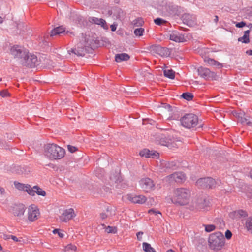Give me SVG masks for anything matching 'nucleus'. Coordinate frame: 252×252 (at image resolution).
I'll return each mask as SVG.
<instances>
[{
    "instance_id": "1",
    "label": "nucleus",
    "mask_w": 252,
    "mask_h": 252,
    "mask_svg": "<svg viewBox=\"0 0 252 252\" xmlns=\"http://www.w3.org/2000/svg\"><path fill=\"white\" fill-rule=\"evenodd\" d=\"M65 154L64 149L55 144H47L44 146V155L51 160L62 158Z\"/></svg>"
},
{
    "instance_id": "2",
    "label": "nucleus",
    "mask_w": 252,
    "mask_h": 252,
    "mask_svg": "<svg viewBox=\"0 0 252 252\" xmlns=\"http://www.w3.org/2000/svg\"><path fill=\"white\" fill-rule=\"evenodd\" d=\"M190 196V191L186 188H177L174 191L171 201L173 203L179 205H185L189 202Z\"/></svg>"
},
{
    "instance_id": "3",
    "label": "nucleus",
    "mask_w": 252,
    "mask_h": 252,
    "mask_svg": "<svg viewBox=\"0 0 252 252\" xmlns=\"http://www.w3.org/2000/svg\"><path fill=\"white\" fill-rule=\"evenodd\" d=\"M208 242L211 249L216 251L220 250L224 246L225 238L222 233L217 232L210 235Z\"/></svg>"
},
{
    "instance_id": "4",
    "label": "nucleus",
    "mask_w": 252,
    "mask_h": 252,
    "mask_svg": "<svg viewBox=\"0 0 252 252\" xmlns=\"http://www.w3.org/2000/svg\"><path fill=\"white\" fill-rule=\"evenodd\" d=\"M182 126L186 128L190 129L195 127L198 123V117L194 114H186L180 119Z\"/></svg>"
},
{
    "instance_id": "5",
    "label": "nucleus",
    "mask_w": 252,
    "mask_h": 252,
    "mask_svg": "<svg viewBox=\"0 0 252 252\" xmlns=\"http://www.w3.org/2000/svg\"><path fill=\"white\" fill-rule=\"evenodd\" d=\"M10 53L14 58H17L19 60L21 63L24 56H26L27 53H28V51L24 47L16 45L11 47Z\"/></svg>"
},
{
    "instance_id": "6",
    "label": "nucleus",
    "mask_w": 252,
    "mask_h": 252,
    "mask_svg": "<svg viewBox=\"0 0 252 252\" xmlns=\"http://www.w3.org/2000/svg\"><path fill=\"white\" fill-rule=\"evenodd\" d=\"M21 63L24 66L34 67L38 64L37 58L34 54L27 53L23 60H22Z\"/></svg>"
},
{
    "instance_id": "7",
    "label": "nucleus",
    "mask_w": 252,
    "mask_h": 252,
    "mask_svg": "<svg viewBox=\"0 0 252 252\" xmlns=\"http://www.w3.org/2000/svg\"><path fill=\"white\" fill-rule=\"evenodd\" d=\"M216 184L215 180L211 177H206L198 179L196 185L201 188H212Z\"/></svg>"
},
{
    "instance_id": "8",
    "label": "nucleus",
    "mask_w": 252,
    "mask_h": 252,
    "mask_svg": "<svg viewBox=\"0 0 252 252\" xmlns=\"http://www.w3.org/2000/svg\"><path fill=\"white\" fill-rule=\"evenodd\" d=\"M198 75L205 80L213 79L215 78L216 74L214 72L211 71L209 69L204 67H199L197 69Z\"/></svg>"
},
{
    "instance_id": "9",
    "label": "nucleus",
    "mask_w": 252,
    "mask_h": 252,
    "mask_svg": "<svg viewBox=\"0 0 252 252\" xmlns=\"http://www.w3.org/2000/svg\"><path fill=\"white\" fill-rule=\"evenodd\" d=\"M139 184L142 189L146 192H149L154 189V184L153 181L150 178H146L141 179Z\"/></svg>"
},
{
    "instance_id": "10",
    "label": "nucleus",
    "mask_w": 252,
    "mask_h": 252,
    "mask_svg": "<svg viewBox=\"0 0 252 252\" xmlns=\"http://www.w3.org/2000/svg\"><path fill=\"white\" fill-rule=\"evenodd\" d=\"M165 180L169 182H182L185 180V175L182 172H175L165 177Z\"/></svg>"
},
{
    "instance_id": "11",
    "label": "nucleus",
    "mask_w": 252,
    "mask_h": 252,
    "mask_svg": "<svg viewBox=\"0 0 252 252\" xmlns=\"http://www.w3.org/2000/svg\"><path fill=\"white\" fill-rule=\"evenodd\" d=\"M28 219L31 221H33L37 219L39 215V210L35 205L30 206L28 209Z\"/></svg>"
},
{
    "instance_id": "12",
    "label": "nucleus",
    "mask_w": 252,
    "mask_h": 252,
    "mask_svg": "<svg viewBox=\"0 0 252 252\" xmlns=\"http://www.w3.org/2000/svg\"><path fill=\"white\" fill-rule=\"evenodd\" d=\"M159 138V143L161 145L165 146L169 148L174 147L176 145L174 140L170 136H166L162 135Z\"/></svg>"
},
{
    "instance_id": "13",
    "label": "nucleus",
    "mask_w": 252,
    "mask_h": 252,
    "mask_svg": "<svg viewBox=\"0 0 252 252\" xmlns=\"http://www.w3.org/2000/svg\"><path fill=\"white\" fill-rule=\"evenodd\" d=\"M152 50L156 53L163 57H168L171 54V50L168 48L162 47L160 46H153L151 47Z\"/></svg>"
},
{
    "instance_id": "14",
    "label": "nucleus",
    "mask_w": 252,
    "mask_h": 252,
    "mask_svg": "<svg viewBox=\"0 0 252 252\" xmlns=\"http://www.w3.org/2000/svg\"><path fill=\"white\" fill-rule=\"evenodd\" d=\"M14 184L15 188L18 190L26 191L29 194L34 196L33 191L30 185L28 184H24L16 181L14 182Z\"/></svg>"
},
{
    "instance_id": "15",
    "label": "nucleus",
    "mask_w": 252,
    "mask_h": 252,
    "mask_svg": "<svg viewBox=\"0 0 252 252\" xmlns=\"http://www.w3.org/2000/svg\"><path fill=\"white\" fill-rule=\"evenodd\" d=\"M74 212L72 208H69L65 210L63 213L60 216V219L63 222H67L68 220L72 219L74 216Z\"/></svg>"
},
{
    "instance_id": "16",
    "label": "nucleus",
    "mask_w": 252,
    "mask_h": 252,
    "mask_svg": "<svg viewBox=\"0 0 252 252\" xmlns=\"http://www.w3.org/2000/svg\"><path fill=\"white\" fill-rule=\"evenodd\" d=\"M183 22L189 27H192L195 24V18L189 14H184L182 17Z\"/></svg>"
},
{
    "instance_id": "17",
    "label": "nucleus",
    "mask_w": 252,
    "mask_h": 252,
    "mask_svg": "<svg viewBox=\"0 0 252 252\" xmlns=\"http://www.w3.org/2000/svg\"><path fill=\"white\" fill-rule=\"evenodd\" d=\"M139 154L141 157H144L147 158H157L159 157V154L157 152L150 151L147 149L141 151Z\"/></svg>"
},
{
    "instance_id": "18",
    "label": "nucleus",
    "mask_w": 252,
    "mask_h": 252,
    "mask_svg": "<svg viewBox=\"0 0 252 252\" xmlns=\"http://www.w3.org/2000/svg\"><path fill=\"white\" fill-rule=\"evenodd\" d=\"M169 39L176 42H183L185 41L184 34L176 31H173L170 34Z\"/></svg>"
},
{
    "instance_id": "19",
    "label": "nucleus",
    "mask_w": 252,
    "mask_h": 252,
    "mask_svg": "<svg viewBox=\"0 0 252 252\" xmlns=\"http://www.w3.org/2000/svg\"><path fill=\"white\" fill-rule=\"evenodd\" d=\"M236 117L238 118V121L243 125H246L249 126L252 125L250 118L244 112H240L236 114Z\"/></svg>"
},
{
    "instance_id": "20",
    "label": "nucleus",
    "mask_w": 252,
    "mask_h": 252,
    "mask_svg": "<svg viewBox=\"0 0 252 252\" xmlns=\"http://www.w3.org/2000/svg\"><path fill=\"white\" fill-rule=\"evenodd\" d=\"M127 199L133 203L138 204L144 203L146 200L145 196L142 195H136L133 194H129L127 195Z\"/></svg>"
},
{
    "instance_id": "21",
    "label": "nucleus",
    "mask_w": 252,
    "mask_h": 252,
    "mask_svg": "<svg viewBox=\"0 0 252 252\" xmlns=\"http://www.w3.org/2000/svg\"><path fill=\"white\" fill-rule=\"evenodd\" d=\"M26 208L23 204L15 205L12 209V213L15 216L21 217L23 216Z\"/></svg>"
},
{
    "instance_id": "22",
    "label": "nucleus",
    "mask_w": 252,
    "mask_h": 252,
    "mask_svg": "<svg viewBox=\"0 0 252 252\" xmlns=\"http://www.w3.org/2000/svg\"><path fill=\"white\" fill-rule=\"evenodd\" d=\"M68 53L70 55L72 53L77 56H84L86 53V49L84 47H78L77 48H71L68 50Z\"/></svg>"
},
{
    "instance_id": "23",
    "label": "nucleus",
    "mask_w": 252,
    "mask_h": 252,
    "mask_svg": "<svg viewBox=\"0 0 252 252\" xmlns=\"http://www.w3.org/2000/svg\"><path fill=\"white\" fill-rule=\"evenodd\" d=\"M204 61L209 65L215 66L218 68H221L223 66L222 64L217 61H216L214 59L210 58L209 57H205L204 59Z\"/></svg>"
},
{
    "instance_id": "24",
    "label": "nucleus",
    "mask_w": 252,
    "mask_h": 252,
    "mask_svg": "<svg viewBox=\"0 0 252 252\" xmlns=\"http://www.w3.org/2000/svg\"><path fill=\"white\" fill-rule=\"evenodd\" d=\"M209 201L206 199H199L196 203V209L198 210H205V207L209 206Z\"/></svg>"
},
{
    "instance_id": "25",
    "label": "nucleus",
    "mask_w": 252,
    "mask_h": 252,
    "mask_svg": "<svg viewBox=\"0 0 252 252\" xmlns=\"http://www.w3.org/2000/svg\"><path fill=\"white\" fill-rule=\"evenodd\" d=\"M90 22L94 23L95 24L101 25L104 29H107L108 27L106 25V21L102 18H98L96 17H91L89 19Z\"/></svg>"
},
{
    "instance_id": "26",
    "label": "nucleus",
    "mask_w": 252,
    "mask_h": 252,
    "mask_svg": "<svg viewBox=\"0 0 252 252\" xmlns=\"http://www.w3.org/2000/svg\"><path fill=\"white\" fill-rule=\"evenodd\" d=\"M68 32H65V29L63 26L56 27L51 31L50 36H54L64 33L67 34Z\"/></svg>"
},
{
    "instance_id": "27",
    "label": "nucleus",
    "mask_w": 252,
    "mask_h": 252,
    "mask_svg": "<svg viewBox=\"0 0 252 252\" xmlns=\"http://www.w3.org/2000/svg\"><path fill=\"white\" fill-rule=\"evenodd\" d=\"M129 58V56L126 53L117 54L115 55V61L119 63L123 61H127Z\"/></svg>"
},
{
    "instance_id": "28",
    "label": "nucleus",
    "mask_w": 252,
    "mask_h": 252,
    "mask_svg": "<svg viewBox=\"0 0 252 252\" xmlns=\"http://www.w3.org/2000/svg\"><path fill=\"white\" fill-rule=\"evenodd\" d=\"M32 189L33 191L34 195H35V193H36V194L38 195H41L44 196L46 195V192L45 191L43 190L41 188H40L38 186H34L32 188Z\"/></svg>"
},
{
    "instance_id": "29",
    "label": "nucleus",
    "mask_w": 252,
    "mask_h": 252,
    "mask_svg": "<svg viewBox=\"0 0 252 252\" xmlns=\"http://www.w3.org/2000/svg\"><path fill=\"white\" fill-rule=\"evenodd\" d=\"M245 226L247 230L252 234V217H249L247 219Z\"/></svg>"
},
{
    "instance_id": "30",
    "label": "nucleus",
    "mask_w": 252,
    "mask_h": 252,
    "mask_svg": "<svg viewBox=\"0 0 252 252\" xmlns=\"http://www.w3.org/2000/svg\"><path fill=\"white\" fill-rule=\"evenodd\" d=\"M164 75L169 79H173L175 77V72L172 69H165L163 71Z\"/></svg>"
},
{
    "instance_id": "31",
    "label": "nucleus",
    "mask_w": 252,
    "mask_h": 252,
    "mask_svg": "<svg viewBox=\"0 0 252 252\" xmlns=\"http://www.w3.org/2000/svg\"><path fill=\"white\" fill-rule=\"evenodd\" d=\"M143 249L146 252H156L155 249L149 243L146 242L143 243Z\"/></svg>"
},
{
    "instance_id": "32",
    "label": "nucleus",
    "mask_w": 252,
    "mask_h": 252,
    "mask_svg": "<svg viewBox=\"0 0 252 252\" xmlns=\"http://www.w3.org/2000/svg\"><path fill=\"white\" fill-rule=\"evenodd\" d=\"M181 97L188 101H190L192 99L193 95L190 93L186 92L183 93Z\"/></svg>"
},
{
    "instance_id": "33",
    "label": "nucleus",
    "mask_w": 252,
    "mask_h": 252,
    "mask_svg": "<svg viewBox=\"0 0 252 252\" xmlns=\"http://www.w3.org/2000/svg\"><path fill=\"white\" fill-rule=\"evenodd\" d=\"M132 23L135 26L139 27L142 25V24L144 23V21L142 18H138L134 20Z\"/></svg>"
},
{
    "instance_id": "34",
    "label": "nucleus",
    "mask_w": 252,
    "mask_h": 252,
    "mask_svg": "<svg viewBox=\"0 0 252 252\" xmlns=\"http://www.w3.org/2000/svg\"><path fill=\"white\" fill-rule=\"evenodd\" d=\"M203 226L205 227V230L207 232H212V231L214 230L216 228V226L213 224H204Z\"/></svg>"
},
{
    "instance_id": "35",
    "label": "nucleus",
    "mask_w": 252,
    "mask_h": 252,
    "mask_svg": "<svg viewBox=\"0 0 252 252\" xmlns=\"http://www.w3.org/2000/svg\"><path fill=\"white\" fill-rule=\"evenodd\" d=\"M154 23L158 26H161L164 24H165L167 21L160 18H157L154 20Z\"/></svg>"
},
{
    "instance_id": "36",
    "label": "nucleus",
    "mask_w": 252,
    "mask_h": 252,
    "mask_svg": "<svg viewBox=\"0 0 252 252\" xmlns=\"http://www.w3.org/2000/svg\"><path fill=\"white\" fill-rule=\"evenodd\" d=\"M144 32V29L142 28H137L134 30V33L136 36H142L143 35V32Z\"/></svg>"
},
{
    "instance_id": "37",
    "label": "nucleus",
    "mask_w": 252,
    "mask_h": 252,
    "mask_svg": "<svg viewBox=\"0 0 252 252\" xmlns=\"http://www.w3.org/2000/svg\"><path fill=\"white\" fill-rule=\"evenodd\" d=\"M234 213L236 216L239 217H245L247 215L246 212L243 210L235 211Z\"/></svg>"
},
{
    "instance_id": "38",
    "label": "nucleus",
    "mask_w": 252,
    "mask_h": 252,
    "mask_svg": "<svg viewBox=\"0 0 252 252\" xmlns=\"http://www.w3.org/2000/svg\"><path fill=\"white\" fill-rule=\"evenodd\" d=\"M238 40L244 43H248L250 42L249 37L245 35H244L242 37H239Z\"/></svg>"
},
{
    "instance_id": "39",
    "label": "nucleus",
    "mask_w": 252,
    "mask_h": 252,
    "mask_svg": "<svg viewBox=\"0 0 252 252\" xmlns=\"http://www.w3.org/2000/svg\"><path fill=\"white\" fill-rule=\"evenodd\" d=\"M105 231L108 233H115L117 232V229L115 227L108 226L106 227Z\"/></svg>"
},
{
    "instance_id": "40",
    "label": "nucleus",
    "mask_w": 252,
    "mask_h": 252,
    "mask_svg": "<svg viewBox=\"0 0 252 252\" xmlns=\"http://www.w3.org/2000/svg\"><path fill=\"white\" fill-rule=\"evenodd\" d=\"M53 233L55 234H57L60 238H63L64 236V234L60 229H55L53 230Z\"/></svg>"
},
{
    "instance_id": "41",
    "label": "nucleus",
    "mask_w": 252,
    "mask_h": 252,
    "mask_svg": "<svg viewBox=\"0 0 252 252\" xmlns=\"http://www.w3.org/2000/svg\"><path fill=\"white\" fill-rule=\"evenodd\" d=\"M176 164L174 161L168 162L166 163L165 164V167L167 169H173L174 167L175 166Z\"/></svg>"
},
{
    "instance_id": "42",
    "label": "nucleus",
    "mask_w": 252,
    "mask_h": 252,
    "mask_svg": "<svg viewBox=\"0 0 252 252\" xmlns=\"http://www.w3.org/2000/svg\"><path fill=\"white\" fill-rule=\"evenodd\" d=\"M0 95L2 97H7L9 96V93L7 90H3L0 91Z\"/></svg>"
},
{
    "instance_id": "43",
    "label": "nucleus",
    "mask_w": 252,
    "mask_h": 252,
    "mask_svg": "<svg viewBox=\"0 0 252 252\" xmlns=\"http://www.w3.org/2000/svg\"><path fill=\"white\" fill-rule=\"evenodd\" d=\"M114 215V213L112 212H110L109 213L106 214V213H102L100 214V217L102 219H105L108 217L112 216Z\"/></svg>"
},
{
    "instance_id": "44",
    "label": "nucleus",
    "mask_w": 252,
    "mask_h": 252,
    "mask_svg": "<svg viewBox=\"0 0 252 252\" xmlns=\"http://www.w3.org/2000/svg\"><path fill=\"white\" fill-rule=\"evenodd\" d=\"M66 249L67 250H71L75 251L76 250L77 247L74 245L69 244L66 246Z\"/></svg>"
},
{
    "instance_id": "45",
    "label": "nucleus",
    "mask_w": 252,
    "mask_h": 252,
    "mask_svg": "<svg viewBox=\"0 0 252 252\" xmlns=\"http://www.w3.org/2000/svg\"><path fill=\"white\" fill-rule=\"evenodd\" d=\"M232 235V234L231 232L229 230H227L225 233V236L226 238L227 239H230L231 238Z\"/></svg>"
},
{
    "instance_id": "46",
    "label": "nucleus",
    "mask_w": 252,
    "mask_h": 252,
    "mask_svg": "<svg viewBox=\"0 0 252 252\" xmlns=\"http://www.w3.org/2000/svg\"><path fill=\"white\" fill-rule=\"evenodd\" d=\"M67 148H68V151L69 152H70L71 153H73L77 150L76 147L71 146V145H68Z\"/></svg>"
},
{
    "instance_id": "47",
    "label": "nucleus",
    "mask_w": 252,
    "mask_h": 252,
    "mask_svg": "<svg viewBox=\"0 0 252 252\" xmlns=\"http://www.w3.org/2000/svg\"><path fill=\"white\" fill-rule=\"evenodd\" d=\"M110 212H112L115 214V209L112 206H107L106 208V214L109 213Z\"/></svg>"
},
{
    "instance_id": "48",
    "label": "nucleus",
    "mask_w": 252,
    "mask_h": 252,
    "mask_svg": "<svg viewBox=\"0 0 252 252\" xmlns=\"http://www.w3.org/2000/svg\"><path fill=\"white\" fill-rule=\"evenodd\" d=\"M246 25V23L245 22L242 21L241 22H238L236 24L235 26L237 28H242Z\"/></svg>"
},
{
    "instance_id": "49",
    "label": "nucleus",
    "mask_w": 252,
    "mask_h": 252,
    "mask_svg": "<svg viewBox=\"0 0 252 252\" xmlns=\"http://www.w3.org/2000/svg\"><path fill=\"white\" fill-rule=\"evenodd\" d=\"M162 105L163 106L162 107L166 109L168 112L172 111V107L170 105L167 104H163Z\"/></svg>"
},
{
    "instance_id": "50",
    "label": "nucleus",
    "mask_w": 252,
    "mask_h": 252,
    "mask_svg": "<svg viewBox=\"0 0 252 252\" xmlns=\"http://www.w3.org/2000/svg\"><path fill=\"white\" fill-rule=\"evenodd\" d=\"M143 234V232H142V231H139L138 232L136 235H137V239L138 240H142V235Z\"/></svg>"
},
{
    "instance_id": "51",
    "label": "nucleus",
    "mask_w": 252,
    "mask_h": 252,
    "mask_svg": "<svg viewBox=\"0 0 252 252\" xmlns=\"http://www.w3.org/2000/svg\"><path fill=\"white\" fill-rule=\"evenodd\" d=\"M11 235H12L3 234V238L5 240H9V239H11Z\"/></svg>"
},
{
    "instance_id": "52",
    "label": "nucleus",
    "mask_w": 252,
    "mask_h": 252,
    "mask_svg": "<svg viewBox=\"0 0 252 252\" xmlns=\"http://www.w3.org/2000/svg\"><path fill=\"white\" fill-rule=\"evenodd\" d=\"M117 25L116 24H113L111 25V26H110L111 31H113V32L115 31L116 30V28H117Z\"/></svg>"
},
{
    "instance_id": "53",
    "label": "nucleus",
    "mask_w": 252,
    "mask_h": 252,
    "mask_svg": "<svg viewBox=\"0 0 252 252\" xmlns=\"http://www.w3.org/2000/svg\"><path fill=\"white\" fill-rule=\"evenodd\" d=\"M11 239L15 242L20 241V240H19L16 236L14 235H11Z\"/></svg>"
},
{
    "instance_id": "54",
    "label": "nucleus",
    "mask_w": 252,
    "mask_h": 252,
    "mask_svg": "<svg viewBox=\"0 0 252 252\" xmlns=\"http://www.w3.org/2000/svg\"><path fill=\"white\" fill-rule=\"evenodd\" d=\"M149 213H152L155 214H156V215H157V214H161V213H160L159 211H158V212H157V211H155V210H153V209H151V210H150L149 211Z\"/></svg>"
},
{
    "instance_id": "55",
    "label": "nucleus",
    "mask_w": 252,
    "mask_h": 252,
    "mask_svg": "<svg viewBox=\"0 0 252 252\" xmlns=\"http://www.w3.org/2000/svg\"><path fill=\"white\" fill-rule=\"evenodd\" d=\"M0 192L1 194H3L5 192V189L2 187H0Z\"/></svg>"
},
{
    "instance_id": "56",
    "label": "nucleus",
    "mask_w": 252,
    "mask_h": 252,
    "mask_svg": "<svg viewBox=\"0 0 252 252\" xmlns=\"http://www.w3.org/2000/svg\"><path fill=\"white\" fill-rule=\"evenodd\" d=\"M249 33H250V30H247V31H245L244 35H247L248 37H249Z\"/></svg>"
},
{
    "instance_id": "57",
    "label": "nucleus",
    "mask_w": 252,
    "mask_h": 252,
    "mask_svg": "<svg viewBox=\"0 0 252 252\" xmlns=\"http://www.w3.org/2000/svg\"><path fill=\"white\" fill-rule=\"evenodd\" d=\"M246 53L249 54V55L252 56V50H248L246 51Z\"/></svg>"
},
{
    "instance_id": "58",
    "label": "nucleus",
    "mask_w": 252,
    "mask_h": 252,
    "mask_svg": "<svg viewBox=\"0 0 252 252\" xmlns=\"http://www.w3.org/2000/svg\"><path fill=\"white\" fill-rule=\"evenodd\" d=\"M219 20V18H218V16L216 15L215 16V18L214 19V21L216 23H217Z\"/></svg>"
},
{
    "instance_id": "59",
    "label": "nucleus",
    "mask_w": 252,
    "mask_h": 252,
    "mask_svg": "<svg viewBox=\"0 0 252 252\" xmlns=\"http://www.w3.org/2000/svg\"><path fill=\"white\" fill-rule=\"evenodd\" d=\"M224 226V223H223V221H222V222H220V227H223V226Z\"/></svg>"
},
{
    "instance_id": "60",
    "label": "nucleus",
    "mask_w": 252,
    "mask_h": 252,
    "mask_svg": "<svg viewBox=\"0 0 252 252\" xmlns=\"http://www.w3.org/2000/svg\"><path fill=\"white\" fill-rule=\"evenodd\" d=\"M248 27L250 29H252V23H250V24L248 25Z\"/></svg>"
},
{
    "instance_id": "61",
    "label": "nucleus",
    "mask_w": 252,
    "mask_h": 252,
    "mask_svg": "<svg viewBox=\"0 0 252 252\" xmlns=\"http://www.w3.org/2000/svg\"><path fill=\"white\" fill-rule=\"evenodd\" d=\"M166 252H175L172 249H169V250H167Z\"/></svg>"
},
{
    "instance_id": "62",
    "label": "nucleus",
    "mask_w": 252,
    "mask_h": 252,
    "mask_svg": "<svg viewBox=\"0 0 252 252\" xmlns=\"http://www.w3.org/2000/svg\"><path fill=\"white\" fill-rule=\"evenodd\" d=\"M203 127V125L202 124H200L198 126V127H197L198 129L199 128H201L202 127Z\"/></svg>"
},
{
    "instance_id": "63",
    "label": "nucleus",
    "mask_w": 252,
    "mask_h": 252,
    "mask_svg": "<svg viewBox=\"0 0 252 252\" xmlns=\"http://www.w3.org/2000/svg\"><path fill=\"white\" fill-rule=\"evenodd\" d=\"M250 175L251 178L252 179V170L250 171Z\"/></svg>"
},
{
    "instance_id": "64",
    "label": "nucleus",
    "mask_w": 252,
    "mask_h": 252,
    "mask_svg": "<svg viewBox=\"0 0 252 252\" xmlns=\"http://www.w3.org/2000/svg\"><path fill=\"white\" fill-rule=\"evenodd\" d=\"M2 18L0 16V23H1L2 22Z\"/></svg>"
}]
</instances>
